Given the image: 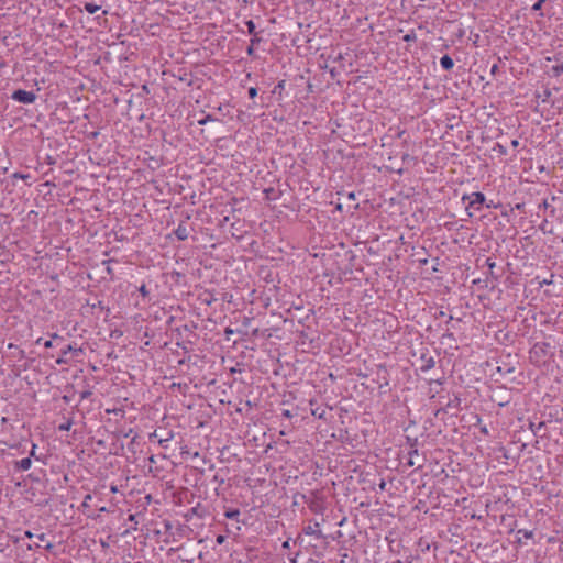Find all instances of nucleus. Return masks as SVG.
Masks as SVG:
<instances>
[{
  "label": "nucleus",
  "instance_id": "obj_1",
  "mask_svg": "<svg viewBox=\"0 0 563 563\" xmlns=\"http://www.w3.org/2000/svg\"><path fill=\"white\" fill-rule=\"evenodd\" d=\"M486 198L483 192L475 191L470 195H463L462 201H468L466 205V211L470 217L473 216L472 212H470V209H475L476 211L481 210L483 203L485 202Z\"/></svg>",
  "mask_w": 563,
  "mask_h": 563
},
{
  "label": "nucleus",
  "instance_id": "obj_2",
  "mask_svg": "<svg viewBox=\"0 0 563 563\" xmlns=\"http://www.w3.org/2000/svg\"><path fill=\"white\" fill-rule=\"evenodd\" d=\"M11 99L23 104H31L35 102L36 95L33 91L18 89L11 95Z\"/></svg>",
  "mask_w": 563,
  "mask_h": 563
},
{
  "label": "nucleus",
  "instance_id": "obj_3",
  "mask_svg": "<svg viewBox=\"0 0 563 563\" xmlns=\"http://www.w3.org/2000/svg\"><path fill=\"white\" fill-rule=\"evenodd\" d=\"M302 532L306 536H312L316 539H324V534L320 528V523L316 520H310L309 523L303 527Z\"/></svg>",
  "mask_w": 563,
  "mask_h": 563
},
{
  "label": "nucleus",
  "instance_id": "obj_4",
  "mask_svg": "<svg viewBox=\"0 0 563 563\" xmlns=\"http://www.w3.org/2000/svg\"><path fill=\"white\" fill-rule=\"evenodd\" d=\"M75 353L76 355H78L79 353L82 352V350L80 347H76L71 344H68L66 345L62 352H60V356L56 360V363L59 364V365H64V364H67L68 363V358L66 357V353Z\"/></svg>",
  "mask_w": 563,
  "mask_h": 563
},
{
  "label": "nucleus",
  "instance_id": "obj_5",
  "mask_svg": "<svg viewBox=\"0 0 563 563\" xmlns=\"http://www.w3.org/2000/svg\"><path fill=\"white\" fill-rule=\"evenodd\" d=\"M420 362L421 364L419 368L422 373H427L435 365L434 357L431 356L429 353H422L420 356Z\"/></svg>",
  "mask_w": 563,
  "mask_h": 563
},
{
  "label": "nucleus",
  "instance_id": "obj_6",
  "mask_svg": "<svg viewBox=\"0 0 563 563\" xmlns=\"http://www.w3.org/2000/svg\"><path fill=\"white\" fill-rule=\"evenodd\" d=\"M174 233L179 241H185L189 236L190 229L188 228L186 222H180L174 230Z\"/></svg>",
  "mask_w": 563,
  "mask_h": 563
},
{
  "label": "nucleus",
  "instance_id": "obj_7",
  "mask_svg": "<svg viewBox=\"0 0 563 563\" xmlns=\"http://www.w3.org/2000/svg\"><path fill=\"white\" fill-rule=\"evenodd\" d=\"M32 466L31 457H24L14 462V468L16 471H29Z\"/></svg>",
  "mask_w": 563,
  "mask_h": 563
},
{
  "label": "nucleus",
  "instance_id": "obj_8",
  "mask_svg": "<svg viewBox=\"0 0 563 563\" xmlns=\"http://www.w3.org/2000/svg\"><path fill=\"white\" fill-rule=\"evenodd\" d=\"M440 65L443 69L451 70L454 66V62L449 55H444L440 58Z\"/></svg>",
  "mask_w": 563,
  "mask_h": 563
},
{
  "label": "nucleus",
  "instance_id": "obj_9",
  "mask_svg": "<svg viewBox=\"0 0 563 563\" xmlns=\"http://www.w3.org/2000/svg\"><path fill=\"white\" fill-rule=\"evenodd\" d=\"M550 209V214L551 216H554V212H555V209L552 207V203L548 200V199H544L542 203L539 205V209Z\"/></svg>",
  "mask_w": 563,
  "mask_h": 563
},
{
  "label": "nucleus",
  "instance_id": "obj_10",
  "mask_svg": "<svg viewBox=\"0 0 563 563\" xmlns=\"http://www.w3.org/2000/svg\"><path fill=\"white\" fill-rule=\"evenodd\" d=\"M225 518L228 519H238L240 516L239 509H229L224 512Z\"/></svg>",
  "mask_w": 563,
  "mask_h": 563
},
{
  "label": "nucleus",
  "instance_id": "obj_11",
  "mask_svg": "<svg viewBox=\"0 0 563 563\" xmlns=\"http://www.w3.org/2000/svg\"><path fill=\"white\" fill-rule=\"evenodd\" d=\"M551 71L554 77L561 76L563 74V63L552 66Z\"/></svg>",
  "mask_w": 563,
  "mask_h": 563
},
{
  "label": "nucleus",
  "instance_id": "obj_12",
  "mask_svg": "<svg viewBox=\"0 0 563 563\" xmlns=\"http://www.w3.org/2000/svg\"><path fill=\"white\" fill-rule=\"evenodd\" d=\"M100 9L99 5L95 4V3H90V2H87L85 4V10L90 13V14H93L96 13L98 10Z\"/></svg>",
  "mask_w": 563,
  "mask_h": 563
},
{
  "label": "nucleus",
  "instance_id": "obj_13",
  "mask_svg": "<svg viewBox=\"0 0 563 563\" xmlns=\"http://www.w3.org/2000/svg\"><path fill=\"white\" fill-rule=\"evenodd\" d=\"M312 416L322 419L325 416V409L321 407H317L316 409L311 410Z\"/></svg>",
  "mask_w": 563,
  "mask_h": 563
},
{
  "label": "nucleus",
  "instance_id": "obj_14",
  "mask_svg": "<svg viewBox=\"0 0 563 563\" xmlns=\"http://www.w3.org/2000/svg\"><path fill=\"white\" fill-rule=\"evenodd\" d=\"M405 42H416L417 41V34L415 31H410L404 36Z\"/></svg>",
  "mask_w": 563,
  "mask_h": 563
},
{
  "label": "nucleus",
  "instance_id": "obj_15",
  "mask_svg": "<svg viewBox=\"0 0 563 563\" xmlns=\"http://www.w3.org/2000/svg\"><path fill=\"white\" fill-rule=\"evenodd\" d=\"M213 121H216V119L211 114H207L202 119L198 120V124L199 125H205L208 122H213Z\"/></svg>",
  "mask_w": 563,
  "mask_h": 563
},
{
  "label": "nucleus",
  "instance_id": "obj_16",
  "mask_svg": "<svg viewBox=\"0 0 563 563\" xmlns=\"http://www.w3.org/2000/svg\"><path fill=\"white\" fill-rule=\"evenodd\" d=\"M245 25L247 26V32H249V34H252V35L257 34V33L255 32V23H254L252 20L246 21V22H245Z\"/></svg>",
  "mask_w": 563,
  "mask_h": 563
},
{
  "label": "nucleus",
  "instance_id": "obj_17",
  "mask_svg": "<svg viewBox=\"0 0 563 563\" xmlns=\"http://www.w3.org/2000/svg\"><path fill=\"white\" fill-rule=\"evenodd\" d=\"M71 426H73V421L71 420H67L64 423H60L58 426V430H60V431H69Z\"/></svg>",
  "mask_w": 563,
  "mask_h": 563
},
{
  "label": "nucleus",
  "instance_id": "obj_18",
  "mask_svg": "<svg viewBox=\"0 0 563 563\" xmlns=\"http://www.w3.org/2000/svg\"><path fill=\"white\" fill-rule=\"evenodd\" d=\"M172 439H173V433H172V432H169V433L167 434L166 439H162V438H159V439H158V443H159V445H161V446H163V448H167V442H169Z\"/></svg>",
  "mask_w": 563,
  "mask_h": 563
},
{
  "label": "nucleus",
  "instance_id": "obj_19",
  "mask_svg": "<svg viewBox=\"0 0 563 563\" xmlns=\"http://www.w3.org/2000/svg\"><path fill=\"white\" fill-rule=\"evenodd\" d=\"M137 290H139V292H140L143 297H147V296H148V294H150V291H148V290H147V288H146V285H144V284H143V285H141V286L139 287V289H137Z\"/></svg>",
  "mask_w": 563,
  "mask_h": 563
},
{
  "label": "nucleus",
  "instance_id": "obj_20",
  "mask_svg": "<svg viewBox=\"0 0 563 563\" xmlns=\"http://www.w3.org/2000/svg\"><path fill=\"white\" fill-rule=\"evenodd\" d=\"M36 449H37V445L35 443L32 444V449L30 451V456L29 457H34L35 460H40V457L36 455Z\"/></svg>",
  "mask_w": 563,
  "mask_h": 563
},
{
  "label": "nucleus",
  "instance_id": "obj_21",
  "mask_svg": "<svg viewBox=\"0 0 563 563\" xmlns=\"http://www.w3.org/2000/svg\"><path fill=\"white\" fill-rule=\"evenodd\" d=\"M545 0H538L533 5H532V10L533 11H539L541 10L542 8V4L544 3Z\"/></svg>",
  "mask_w": 563,
  "mask_h": 563
},
{
  "label": "nucleus",
  "instance_id": "obj_22",
  "mask_svg": "<svg viewBox=\"0 0 563 563\" xmlns=\"http://www.w3.org/2000/svg\"><path fill=\"white\" fill-rule=\"evenodd\" d=\"M257 96V89L255 87L249 88V97L254 99Z\"/></svg>",
  "mask_w": 563,
  "mask_h": 563
},
{
  "label": "nucleus",
  "instance_id": "obj_23",
  "mask_svg": "<svg viewBox=\"0 0 563 563\" xmlns=\"http://www.w3.org/2000/svg\"><path fill=\"white\" fill-rule=\"evenodd\" d=\"M262 41L261 37L257 36V34L253 35V37L251 38V44L252 46H255L257 44H260V42Z\"/></svg>",
  "mask_w": 563,
  "mask_h": 563
},
{
  "label": "nucleus",
  "instance_id": "obj_24",
  "mask_svg": "<svg viewBox=\"0 0 563 563\" xmlns=\"http://www.w3.org/2000/svg\"><path fill=\"white\" fill-rule=\"evenodd\" d=\"M486 265L488 266L489 269H493L495 267L496 263L492 258H487Z\"/></svg>",
  "mask_w": 563,
  "mask_h": 563
},
{
  "label": "nucleus",
  "instance_id": "obj_25",
  "mask_svg": "<svg viewBox=\"0 0 563 563\" xmlns=\"http://www.w3.org/2000/svg\"><path fill=\"white\" fill-rule=\"evenodd\" d=\"M282 548L285 549V550H289L291 548L290 539H287L286 541H284L283 544H282Z\"/></svg>",
  "mask_w": 563,
  "mask_h": 563
},
{
  "label": "nucleus",
  "instance_id": "obj_26",
  "mask_svg": "<svg viewBox=\"0 0 563 563\" xmlns=\"http://www.w3.org/2000/svg\"><path fill=\"white\" fill-rule=\"evenodd\" d=\"M498 70H499V65H498V64H494V65L490 67V74H492V75H495Z\"/></svg>",
  "mask_w": 563,
  "mask_h": 563
},
{
  "label": "nucleus",
  "instance_id": "obj_27",
  "mask_svg": "<svg viewBox=\"0 0 563 563\" xmlns=\"http://www.w3.org/2000/svg\"><path fill=\"white\" fill-rule=\"evenodd\" d=\"M216 541H217V543H218V544H222V543H224V541H225V537H224V536H222V534H219V536L217 537Z\"/></svg>",
  "mask_w": 563,
  "mask_h": 563
},
{
  "label": "nucleus",
  "instance_id": "obj_28",
  "mask_svg": "<svg viewBox=\"0 0 563 563\" xmlns=\"http://www.w3.org/2000/svg\"><path fill=\"white\" fill-rule=\"evenodd\" d=\"M254 52H255V51H254V46H252V44H251V45L247 47V49H246V54H247L249 56H254Z\"/></svg>",
  "mask_w": 563,
  "mask_h": 563
},
{
  "label": "nucleus",
  "instance_id": "obj_29",
  "mask_svg": "<svg viewBox=\"0 0 563 563\" xmlns=\"http://www.w3.org/2000/svg\"><path fill=\"white\" fill-rule=\"evenodd\" d=\"M382 382L383 383L379 384V387L388 386V379H387L386 375H384L382 377Z\"/></svg>",
  "mask_w": 563,
  "mask_h": 563
},
{
  "label": "nucleus",
  "instance_id": "obj_30",
  "mask_svg": "<svg viewBox=\"0 0 563 563\" xmlns=\"http://www.w3.org/2000/svg\"><path fill=\"white\" fill-rule=\"evenodd\" d=\"M91 499H92L91 495H86L82 505L87 506Z\"/></svg>",
  "mask_w": 563,
  "mask_h": 563
},
{
  "label": "nucleus",
  "instance_id": "obj_31",
  "mask_svg": "<svg viewBox=\"0 0 563 563\" xmlns=\"http://www.w3.org/2000/svg\"><path fill=\"white\" fill-rule=\"evenodd\" d=\"M283 416H284V417H286V418H291V417H292V413L290 412V410L285 409V410L283 411Z\"/></svg>",
  "mask_w": 563,
  "mask_h": 563
},
{
  "label": "nucleus",
  "instance_id": "obj_32",
  "mask_svg": "<svg viewBox=\"0 0 563 563\" xmlns=\"http://www.w3.org/2000/svg\"><path fill=\"white\" fill-rule=\"evenodd\" d=\"M44 346H45L46 349H51V347H53V342H52L51 340L45 341V342H44Z\"/></svg>",
  "mask_w": 563,
  "mask_h": 563
},
{
  "label": "nucleus",
  "instance_id": "obj_33",
  "mask_svg": "<svg viewBox=\"0 0 563 563\" xmlns=\"http://www.w3.org/2000/svg\"><path fill=\"white\" fill-rule=\"evenodd\" d=\"M24 536H25V538H27V539H31V538H33V537H34V534H33L30 530L25 531V532H24Z\"/></svg>",
  "mask_w": 563,
  "mask_h": 563
},
{
  "label": "nucleus",
  "instance_id": "obj_34",
  "mask_svg": "<svg viewBox=\"0 0 563 563\" xmlns=\"http://www.w3.org/2000/svg\"><path fill=\"white\" fill-rule=\"evenodd\" d=\"M91 395L90 391H84L81 393V399L88 398Z\"/></svg>",
  "mask_w": 563,
  "mask_h": 563
},
{
  "label": "nucleus",
  "instance_id": "obj_35",
  "mask_svg": "<svg viewBox=\"0 0 563 563\" xmlns=\"http://www.w3.org/2000/svg\"><path fill=\"white\" fill-rule=\"evenodd\" d=\"M190 511H191V514H194V515H197V516L201 517V515H199V514H198V507H194V508H191V509H190Z\"/></svg>",
  "mask_w": 563,
  "mask_h": 563
},
{
  "label": "nucleus",
  "instance_id": "obj_36",
  "mask_svg": "<svg viewBox=\"0 0 563 563\" xmlns=\"http://www.w3.org/2000/svg\"><path fill=\"white\" fill-rule=\"evenodd\" d=\"M409 454H410V457H416V455H418V450L415 449V450L410 451Z\"/></svg>",
  "mask_w": 563,
  "mask_h": 563
},
{
  "label": "nucleus",
  "instance_id": "obj_37",
  "mask_svg": "<svg viewBox=\"0 0 563 563\" xmlns=\"http://www.w3.org/2000/svg\"><path fill=\"white\" fill-rule=\"evenodd\" d=\"M347 198H349L350 200H355V194H354V192H349V194H347Z\"/></svg>",
  "mask_w": 563,
  "mask_h": 563
},
{
  "label": "nucleus",
  "instance_id": "obj_38",
  "mask_svg": "<svg viewBox=\"0 0 563 563\" xmlns=\"http://www.w3.org/2000/svg\"><path fill=\"white\" fill-rule=\"evenodd\" d=\"M559 200H561V198H560V197H558V196H552V197H551V202H556V201H559Z\"/></svg>",
  "mask_w": 563,
  "mask_h": 563
},
{
  "label": "nucleus",
  "instance_id": "obj_39",
  "mask_svg": "<svg viewBox=\"0 0 563 563\" xmlns=\"http://www.w3.org/2000/svg\"><path fill=\"white\" fill-rule=\"evenodd\" d=\"M38 540L44 541L45 540V533H41L36 536Z\"/></svg>",
  "mask_w": 563,
  "mask_h": 563
},
{
  "label": "nucleus",
  "instance_id": "obj_40",
  "mask_svg": "<svg viewBox=\"0 0 563 563\" xmlns=\"http://www.w3.org/2000/svg\"><path fill=\"white\" fill-rule=\"evenodd\" d=\"M52 339H55V340H63V338H62V336H59L57 333L52 334Z\"/></svg>",
  "mask_w": 563,
  "mask_h": 563
},
{
  "label": "nucleus",
  "instance_id": "obj_41",
  "mask_svg": "<svg viewBox=\"0 0 563 563\" xmlns=\"http://www.w3.org/2000/svg\"><path fill=\"white\" fill-rule=\"evenodd\" d=\"M511 145H512L514 147H517V146L519 145V141H518V140H514V141L511 142Z\"/></svg>",
  "mask_w": 563,
  "mask_h": 563
},
{
  "label": "nucleus",
  "instance_id": "obj_42",
  "mask_svg": "<svg viewBox=\"0 0 563 563\" xmlns=\"http://www.w3.org/2000/svg\"><path fill=\"white\" fill-rule=\"evenodd\" d=\"M110 490H111V493H117V492H118V488H117V486L111 485Z\"/></svg>",
  "mask_w": 563,
  "mask_h": 563
},
{
  "label": "nucleus",
  "instance_id": "obj_43",
  "mask_svg": "<svg viewBox=\"0 0 563 563\" xmlns=\"http://www.w3.org/2000/svg\"><path fill=\"white\" fill-rule=\"evenodd\" d=\"M523 534H525L526 538L532 537V532L531 531H526Z\"/></svg>",
  "mask_w": 563,
  "mask_h": 563
},
{
  "label": "nucleus",
  "instance_id": "obj_44",
  "mask_svg": "<svg viewBox=\"0 0 563 563\" xmlns=\"http://www.w3.org/2000/svg\"><path fill=\"white\" fill-rule=\"evenodd\" d=\"M106 271H107V273H108L109 275H111V274H112V268H111L109 265L107 266Z\"/></svg>",
  "mask_w": 563,
  "mask_h": 563
},
{
  "label": "nucleus",
  "instance_id": "obj_45",
  "mask_svg": "<svg viewBox=\"0 0 563 563\" xmlns=\"http://www.w3.org/2000/svg\"><path fill=\"white\" fill-rule=\"evenodd\" d=\"M408 464H409L410 466H413V465H415V462H413L412 457H410V460H409Z\"/></svg>",
  "mask_w": 563,
  "mask_h": 563
},
{
  "label": "nucleus",
  "instance_id": "obj_46",
  "mask_svg": "<svg viewBox=\"0 0 563 563\" xmlns=\"http://www.w3.org/2000/svg\"><path fill=\"white\" fill-rule=\"evenodd\" d=\"M148 460H150V462H151V463H155V457H154V455L150 456V459H148Z\"/></svg>",
  "mask_w": 563,
  "mask_h": 563
},
{
  "label": "nucleus",
  "instance_id": "obj_47",
  "mask_svg": "<svg viewBox=\"0 0 563 563\" xmlns=\"http://www.w3.org/2000/svg\"><path fill=\"white\" fill-rule=\"evenodd\" d=\"M296 542H302V539H301V537H300V536H298V537H297V539H296L295 543H296Z\"/></svg>",
  "mask_w": 563,
  "mask_h": 563
},
{
  "label": "nucleus",
  "instance_id": "obj_48",
  "mask_svg": "<svg viewBox=\"0 0 563 563\" xmlns=\"http://www.w3.org/2000/svg\"><path fill=\"white\" fill-rule=\"evenodd\" d=\"M498 147H499L500 153H505V150L503 148L501 145L498 144Z\"/></svg>",
  "mask_w": 563,
  "mask_h": 563
},
{
  "label": "nucleus",
  "instance_id": "obj_49",
  "mask_svg": "<svg viewBox=\"0 0 563 563\" xmlns=\"http://www.w3.org/2000/svg\"><path fill=\"white\" fill-rule=\"evenodd\" d=\"M45 548L49 550V549L53 548V544L52 543H47V545Z\"/></svg>",
  "mask_w": 563,
  "mask_h": 563
},
{
  "label": "nucleus",
  "instance_id": "obj_50",
  "mask_svg": "<svg viewBox=\"0 0 563 563\" xmlns=\"http://www.w3.org/2000/svg\"><path fill=\"white\" fill-rule=\"evenodd\" d=\"M336 209H338V210H341V209H342V206L339 203V205L336 206Z\"/></svg>",
  "mask_w": 563,
  "mask_h": 563
},
{
  "label": "nucleus",
  "instance_id": "obj_51",
  "mask_svg": "<svg viewBox=\"0 0 563 563\" xmlns=\"http://www.w3.org/2000/svg\"><path fill=\"white\" fill-rule=\"evenodd\" d=\"M384 487H385V483L383 482V483L380 484V488H382V489H384Z\"/></svg>",
  "mask_w": 563,
  "mask_h": 563
}]
</instances>
